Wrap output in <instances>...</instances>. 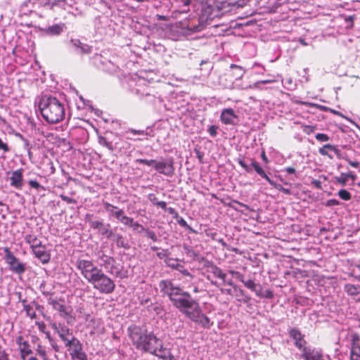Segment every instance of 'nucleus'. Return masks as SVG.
Instances as JSON below:
<instances>
[{
    "instance_id": "nucleus-29",
    "label": "nucleus",
    "mask_w": 360,
    "mask_h": 360,
    "mask_svg": "<svg viewBox=\"0 0 360 360\" xmlns=\"http://www.w3.org/2000/svg\"><path fill=\"white\" fill-rule=\"evenodd\" d=\"M57 334L58 335L60 340L73 335L72 330L68 327L65 326V325H62L61 328L59 329Z\"/></svg>"
},
{
    "instance_id": "nucleus-60",
    "label": "nucleus",
    "mask_w": 360,
    "mask_h": 360,
    "mask_svg": "<svg viewBox=\"0 0 360 360\" xmlns=\"http://www.w3.org/2000/svg\"><path fill=\"white\" fill-rule=\"evenodd\" d=\"M342 176H346L347 179H348V178H350L353 181L356 178V175L353 174L352 172H349V173H342Z\"/></svg>"
},
{
    "instance_id": "nucleus-36",
    "label": "nucleus",
    "mask_w": 360,
    "mask_h": 360,
    "mask_svg": "<svg viewBox=\"0 0 360 360\" xmlns=\"http://www.w3.org/2000/svg\"><path fill=\"white\" fill-rule=\"evenodd\" d=\"M339 197L344 200H349L352 198V195L349 191L345 189H341L338 192Z\"/></svg>"
},
{
    "instance_id": "nucleus-24",
    "label": "nucleus",
    "mask_w": 360,
    "mask_h": 360,
    "mask_svg": "<svg viewBox=\"0 0 360 360\" xmlns=\"http://www.w3.org/2000/svg\"><path fill=\"white\" fill-rule=\"evenodd\" d=\"M110 238H111L114 242L116 243L117 247L124 248L125 249L129 248L128 243L125 241L124 238L120 234L112 233V235Z\"/></svg>"
},
{
    "instance_id": "nucleus-5",
    "label": "nucleus",
    "mask_w": 360,
    "mask_h": 360,
    "mask_svg": "<svg viewBox=\"0 0 360 360\" xmlns=\"http://www.w3.org/2000/svg\"><path fill=\"white\" fill-rule=\"evenodd\" d=\"M96 255L100 266L105 269L108 273L117 278H122L124 277L122 274L123 267H119L116 264V260L114 257L105 255L103 251H98Z\"/></svg>"
},
{
    "instance_id": "nucleus-8",
    "label": "nucleus",
    "mask_w": 360,
    "mask_h": 360,
    "mask_svg": "<svg viewBox=\"0 0 360 360\" xmlns=\"http://www.w3.org/2000/svg\"><path fill=\"white\" fill-rule=\"evenodd\" d=\"M4 252L5 259L10 266L11 270L18 274H23L25 271V264L21 263L19 259L13 255L8 248H4Z\"/></svg>"
},
{
    "instance_id": "nucleus-44",
    "label": "nucleus",
    "mask_w": 360,
    "mask_h": 360,
    "mask_svg": "<svg viewBox=\"0 0 360 360\" xmlns=\"http://www.w3.org/2000/svg\"><path fill=\"white\" fill-rule=\"evenodd\" d=\"M60 198L65 202H66L68 204H76L77 203V201L74 198H69L63 194H61L60 195Z\"/></svg>"
},
{
    "instance_id": "nucleus-6",
    "label": "nucleus",
    "mask_w": 360,
    "mask_h": 360,
    "mask_svg": "<svg viewBox=\"0 0 360 360\" xmlns=\"http://www.w3.org/2000/svg\"><path fill=\"white\" fill-rule=\"evenodd\" d=\"M221 10L218 7L210 5H203L199 16V22H208L219 18L221 15Z\"/></svg>"
},
{
    "instance_id": "nucleus-48",
    "label": "nucleus",
    "mask_w": 360,
    "mask_h": 360,
    "mask_svg": "<svg viewBox=\"0 0 360 360\" xmlns=\"http://www.w3.org/2000/svg\"><path fill=\"white\" fill-rule=\"evenodd\" d=\"M238 163L246 172H252V167L250 165H247L242 160H239Z\"/></svg>"
},
{
    "instance_id": "nucleus-12",
    "label": "nucleus",
    "mask_w": 360,
    "mask_h": 360,
    "mask_svg": "<svg viewBox=\"0 0 360 360\" xmlns=\"http://www.w3.org/2000/svg\"><path fill=\"white\" fill-rule=\"evenodd\" d=\"M35 257L38 258L43 264H46L50 261L51 255L47 252L45 245L42 243L32 250Z\"/></svg>"
},
{
    "instance_id": "nucleus-11",
    "label": "nucleus",
    "mask_w": 360,
    "mask_h": 360,
    "mask_svg": "<svg viewBox=\"0 0 360 360\" xmlns=\"http://www.w3.org/2000/svg\"><path fill=\"white\" fill-rule=\"evenodd\" d=\"M302 356L305 360H321L322 353L311 347H304L302 349Z\"/></svg>"
},
{
    "instance_id": "nucleus-35",
    "label": "nucleus",
    "mask_w": 360,
    "mask_h": 360,
    "mask_svg": "<svg viewBox=\"0 0 360 360\" xmlns=\"http://www.w3.org/2000/svg\"><path fill=\"white\" fill-rule=\"evenodd\" d=\"M98 143L100 145L106 147L110 150H111V151L114 150L112 143L110 142H108L105 137L99 136L98 137Z\"/></svg>"
},
{
    "instance_id": "nucleus-56",
    "label": "nucleus",
    "mask_w": 360,
    "mask_h": 360,
    "mask_svg": "<svg viewBox=\"0 0 360 360\" xmlns=\"http://www.w3.org/2000/svg\"><path fill=\"white\" fill-rule=\"evenodd\" d=\"M132 133L133 134H139V135H144L146 134L145 131L143 130H136V129H129L127 133Z\"/></svg>"
},
{
    "instance_id": "nucleus-64",
    "label": "nucleus",
    "mask_w": 360,
    "mask_h": 360,
    "mask_svg": "<svg viewBox=\"0 0 360 360\" xmlns=\"http://www.w3.org/2000/svg\"><path fill=\"white\" fill-rule=\"evenodd\" d=\"M73 360H87V356H86V353L84 352L81 356H77V358H75Z\"/></svg>"
},
{
    "instance_id": "nucleus-30",
    "label": "nucleus",
    "mask_w": 360,
    "mask_h": 360,
    "mask_svg": "<svg viewBox=\"0 0 360 360\" xmlns=\"http://www.w3.org/2000/svg\"><path fill=\"white\" fill-rule=\"evenodd\" d=\"M22 303L23 305V309L26 311V314L27 316L30 317L31 319H34L37 318L36 313L34 311L33 308L30 305L26 304V300H22Z\"/></svg>"
},
{
    "instance_id": "nucleus-47",
    "label": "nucleus",
    "mask_w": 360,
    "mask_h": 360,
    "mask_svg": "<svg viewBox=\"0 0 360 360\" xmlns=\"http://www.w3.org/2000/svg\"><path fill=\"white\" fill-rule=\"evenodd\" d=\"M84 353V352L83 351V347H82L77 351H75V352L70 353V355L71 356L72 360H73L75 358H77V356H81Z\"/></svg>"
},
{
    "instance_id": "nucleus-9",
    "label": "nucleus",
    "mask_w": 360,
    "mask_h": 360,
    "mask_svg": "<svg viewBox=\"0 0 360 360\" xmlns=\"http://www.w3.org/2000/svg\"><path fill=\"white\" fill-rule=\"evenodd\" d=\"M136 93L141 98H143V96H153V98H155L156 95H158V92L153 88L148 86L146 84V82L141 79H139L136 83Z\"/></svg>"
},
{
    "instance_id": "nucleus-2",
    "label": "nucleus",
    "mask_w": 360,
    "mask_h": 360,
    "mask_svg": "<svg viewBox=\"0 0 360 360\" xmlns=\"http://www.w3.org/2000/svg\"><path fill=\"white\" fill-rule=\"evenodd\" d=\"M75 265L83 277L100 293L110 294L115 290L114 281L101 269L96 266L92 261L78 259Z\"/></svg>"
},
{
    "instance_id": "nucleus-7",
    "label": "nucleus",
    "mask_w": 360,
    "mask_h": 360,
    "mask_svg": "<svg viewBox=\"0 0 360 360\" xmlns=\"http://www.w3.org/2000/svg\"><path fill=\"white\" fill-rule=\"evenodd\" d=\"M174 161L172 158H161V160H155L154 168L160 174L172 176L174 172Z\"/></svg>"
},
{
    "instance_id": "nucleus-53",
    "label": "nucleus",
    "mask_w": 360,
    "mask_h": 360,
    "mask_svg": "<svg viewBox=\"0 0 360 360\" xmlns=\"http://www.w3.org/2000/svg\"><path fill=\"white\" fill-rule=\"evenodd\" d=\"M36 325L38 326V328L40 331L43 332V333H46V324L41 321V322H36Z\"/></svg>"
},
{
    "instance_id": "nucleus-55",
    "label": "nucleus",
    "mask_w": 360,
    "mask_h": 360,
    "mask_svg": "<svg viewBox=\"0 0 360 360\" xmlns=\"http://www.w3.org/2000/svg\"><path fill=\"white\" fill-rule=\"evenodd\" d=\"M0 360H9L8 357V354L5 352L4 350L2 349L0 346Z\"/></svg>"
},
{
    "instance_id": "nucleus-63",
    "label": "nucleus",
    "mask_w": 360,
    "mask_h": 360,
    "mask_svg": "<svg viewBox=\"0 0 360 360\" xmlns=\"http://www.w3.org/2000/svg\"><path fill=\"white\" fill-rule=\"evenodd\" d=\"M157 206L161 207L162 210L167 209V203L165 201H159L157 202Z\"/></svg>"
},
{
    "instance_id": "nucleus-33",
    "label": "nucleus",
    "mask_w": 360,
    "mask_h": 360,
    "mask_svg": "<svg viewBox=\"0 0 360 360\" xmlns=\"http://www.w3.org/2000/svg\"><path fill=\"white\" fill-rule=\"evenodd\" d=\"M36 352H37V354H39L41 357H42L44 359V360H49L47 358V354H46V349L40 343L37 344V347L36 348Z\"/></svg>"
},
{
    "instance_id": "nucleus-26",
    "label": "nucleus",
    "mask_w": 360,
    "mask_h": 360,
    "mask_svg": "<svg viewBox=\"0 0 360 360\" xmlns=\"http://www.w3.org/2000/svg\"><path fill=\"white\" fill-rule=\"evenodd\" d=\"M251 166L254 168L256 172L262 177L264 178L268 182H271V179L266 174L264 169L259 166V163L255 160H251Z\"/></svg>"
},
{
    "instance_id": "nucleus-13",
    "label": "nucleus",
    "mask_w": 360,
    "mask_h": 360,
    "mask_svg": "<svg viewBox=\"0 0 360 360\" xmlns=\"http://www.w3.org/2000/svg\"><path fill=\"white\" fill-rule=\"evenodd\" d=\"M289 335L294 340L295 345L300 349L305 347L306 341L304 340V335L297 328H292L289 331Z\"/></svg>"
},
{
    "instance_id": "nucleus-39",
    "label": "nucleus",
    "mask_w": 360,
    "mask_h": 360,
    "mask_svg": "<svg viewBox=\"0 0 360 360\" xmlns=\"http://www.w3.org/2000/svg\"><path fill=\"white\" fill-rule=\"evenodd\" d=\"M155 160H156L137 159L135 162L136 163L144 164L148 166H153L154 167Z\"/></svg>"
},
{
    "instance_id": "nucleus-41",
    "label": "nucleus",
    "mask_w": 360,
    "mask_h": 360,
    "mask_svg": "<svg viewBox=\"0 0 360 360\" xmlns=\"http://www.w3.org/2000/svg\"><path fill=\"white\" fill-rule=\"evenodd\" d=\"M120 221L124 225L131 226L134 219L123 214L122 217L120 218Z\"/></svg>"
},
{
    "instance_id": "nucleus-46",
    "label": "nucleus",
    "mask_w": 360,
    "mask_h": 360,
    "mask_svg": "<svg viewBox=\"0 0 360 360\" xmlns=\"http://www.w3.org/2000/svg\"><path fill=\"white\" fill-rule=\"evenodd\" d=\"M29 185L36 189L42 188L44 190V188L41 186L36 180H30L28 181Z\"/></svg>"
},
{
    "instance_id": "nucleus-17",
    "label": "nucleus",
    "mask_w": 360,
    "mask_h": 360,
    "mask_svg": "<svg viewBox=\"0 0 360 360\" xmlns=\"http://www.w3.org/2000/svg\"><path fill=\"white\" fill-rule=\"evenodd\" d=\"M181 33L184 35H190L193 32H198L205 27V24H180Z\"/></svg>"
},
{
    "instance_id": "nucleus-45",
    "label": "nucleus",
    "mask_w": 360,
    "mask_h": 360,
    "mask_svg": "<svg viewBox=\"0 0 360 360\" xmlns=\"http://www.w3.org/2000/svg\"><path fill=\"white\" fill-rule=\"evenodd\" d=\"M315 137L318 141L321 142L328 141L329 140L328 136L326 134L319 133L316 135Z\"/></svg>"
},
{
    "instance_id": "nucleus-50",
    "label": "nucleus",
    "mask_w": 360,
    "mask_h": 360,
    "mask_svg": "<svg viewBox=\"0 0 360 360\" xmlns=\"http://www.w3.org/2000/svg\"><path fill=\"white\" fill-rule=\"evenodd\" d=\"M319 153L321 155L328 156L330 159H333V156L328 153V150L326 149L323 146L319 149Z\"/></svg>"
},
{
    "instance_id": "nucleus-49",
    "label": "nucleus",
    "mask_w": 360,
    "mask_h": 360,
    "mask_svg": "<svg viewBox=\"0 0 360 360\" xmlns=\"http://www.w3.org/2000/svg\"><path fill=\"white\" fill-rule=\"evenodd\" d=\"M0 150H3L4 152L6 153L10 150V148L7 143H4L1 139H0Z\"/></svg>"
},
{
    "instance_id": "nucleus-19",
    "label": "nucleus",
    "mask_w": 360,
    "mask_h": 360,
    "mask_svg": "<svg viewBox=\"0 0 360 360\" xmlns=\"http://www.w3.org/2000/svg\"><path fill=\"white\" fill-rule=\"evenodd\" d=\"M110 225H105L102 221H91V227L94 229H97L102 235H105L108 238H110L112 235V231L110 230Z\"/></svg>"
},
{
    "instance_id": "nucleus-16",
    "label": "nucleus",
    "mask_w": 360,
    "mask_h": 360,
    "mask_svg": "<svg viewBox=\"0 0 360 360\" xmlns=\"http://www.w3.org/2000/svg\"><path fill=\"white\" fill-rule=\"evenodd\" d=\"M237 118L232 108L224 109L221 114V120L225 124H235Z\"/></svg>"
},
{
    "instance_id": "nucleus-32",
    "label": "nucleus",
    "mask_w": 360,
    "mask_h": 360,
    "mask_svg": "<svg viewBox=\"0 0 360 360\" xmlns=\"http://www.w3.org/2000/svg\"><path fill=\"white\" fill-rule=\"evenodd\" d=\"M345 291L350 295L354 297L360 290V286H356L352 284H347L345 287Z\"/></svg>"
},
{
    "instance_id": "nucleus-34",
    "label": "nucleus",
    "mask_w": 360,
    "mask_h": 360,
    "mask_svg": "<svg viewBox=\"0 0 360 360\" xmlns=\"http://www.w3.org/2000/svg\"><path fill=\"white\" fill-rule=\"evenodd\" d=\"M82 347H83V345L82 344V342L77 338H76L75 340L73 341V343H72V345L70 346V347L69 348V349L68 351L70 354L75 351H77V350L82 348Z\"/></svg>"
},
{
    "instance_id": "nucleus-27",
    "label": "nucleus",
    "mask_w": 360,
    "mask_h": 360,
    "mask_svg": "<svg viewBox=\"0 0 360 360\" xmlns=\"http://www.w3.org/2000/svg\"><path fill=\"white\" fill-rule=\"evenodd\" d=\"M105 209L110 212L113 216H115L118 220L120 219V218L122 217V215L124 214V212L123 210H117V211H114V209H117L116 207L113 206L112 205L108 203V202H106L105 204Z\"/></svg>"
},
{
    "instance_id": "nucleus-43",
    "label": "nucleus",
    "mask_w": 360,
    "mask_h": 360,
    "mask_svg": "<svg viewBox=\"0 0 360 360\" xmlns=\"http://www.w3.org/2000/svg\"><path fill=\"white\" fill-rule=\"evenodd\" d=\"M145 231H146V236L148 238L152 239L153 241H157L158 240V237H157V236H156V234L155 233L154 231H150L149 229H146V230H145Z\"/></svg>"
},
{
    "instance_id": "nucleus-15",
    "label": "nucleus",
    "mask_w": 360,
    "mask_h": 360,
    "mask_svg": "<svg viewBox=\"0 0 360 360\" xmlns=\"http://www.w3.org/2000/svg\"><path fill=\"white\" fill-rule=\"evenodd\" d=\"M152 354L163 360H175L170 349L163 346L162 340H160V346H158L157 348H155V352L152 353Z\"/></svg>"
},
{
    "instance_id": "nucleus-54",
    "label": "nucleus",
    "mask_w": 360,
    "mask_h": 360,
    "mask_svg": "<svg viewBox=\"0 0 360 360\" xmlns=\"http://www.w3.org/2000/svg\"><path fill=\"white\" fill-rule=\"evenodd\" d=\"M229 273L232 275H235L236 277L240 281H243V275L240 274L238 271H236L233 270L229 271Z\"/></svg>"
},
{
    "instance_id": "nucleus-10",
    "label": "nucleus",
    "mask_w": 360,
    "mask_h": 360,
    "mask_svg": "<svg viewBox=\"0 0 360 360\" xmlns=\"http://www.w3.org/2000/svg\"><path fill=\"white\" fill-rule=\"evenodd\" d=\"M16 343L20 353L21 359H24L25 356H28L32 354V350L30 343L25 340L22 336H18L16 339Z\"/></svg>"
},
{
    "instance_id": "nucleus-42",
    "label": "nucleus",
    "mask_w": 360,
    "mask_h": 360,
    "mask_svg": "<svg viewBox=\"0 0 360 360\" xmlns=\"http://www.w3.org/2000/svg\"><path fill=\"white\" fill-rule=\"evenodd\" d=\"M335 181L342 185V186H345L347 184V179L346 176H342V173L340 176L335 177Z\"/></svg>"
},
{
    "instance_id": "nucleus-14",
    "label": "nucleus",
    "mask_w": 360,
    "mask_h": 360,
    "mask_svg": "<svg viewBox=\"0 0 360 360\" xmlns=\"http://www.w3.org/2000/svg\"><path fill=\"white\" fill-rule=\"evenodd\" d=\"M37 28L49 36L59 34L63 29V26L58 24H55L51 26L49 24H42V26L39 25Z\"/></svg>"
},
{
    "instance_id": "nucleus-52",
    "label": "nucleus",
    "mask_w": 360,
    "mask_h": 360,
    "mask_svg": "<svg viewBox=\"0 0 360 360\" xmlns=\"http://www.w3.org/2000/svg\"><path fill=\"white\" fill-rule=\"evenodd\" d=\"M217 127L214 125H211L208 129V132L212 137H215L217 136Z\"/></svg>"
},
{
    "instance_id": "nucleus-58",
    "label": "nucleus",
    "mask_w": 360,
    "mask_h": 360,
    "mask_svg": "<svg viewBox=\"0 0 360 360\" xmlns=\"http://www.w3.org/2000/svg\"><path fill=\"white\" fill-rule=\"evenodd\" d=\"M167 250H162L161 252H157V256L160 259H163V258H165V257L167 256Z\"/></svg>"
},
{
    "instance_id": "nucleus-37",
    "label": "nucleus",
    "mask_w": 360,
    "mask_h": 360,
    "mask_svg": "<svg viewBox=\"0 0 360 360\" xmlns=\"http://www.w3.org/2000/svg\"><path fill=\"white\" fill-rule=\"evenodd\" d=\"M351 360H360V348L353 347L351 351Z\"/></svg>"
},
{
    "instance_id": "nucleus-51",
    "label": "nucleus",
    "mask_w": 360,
    "mask_h": 360,
    "mask_svg": "<svg viewBox=\"0 0 360 360\" xmlns=\"http://www.w3.org/2000/svg\"><path fill=\"white\" fill-rule=\"evenodd\" d=\"M148 200L155 205H157V202H158L159 201L158 200V198L157 197L155 196V194L153 193H150L148 194Z\"/></svg>"
},
{
    "instance_id": "nucleus-57",
    "label": "nucleus",
    "mask_w": 360,
    "mask_h": 360,
    "mask_svg": "<svg viewBox=\"0 0 360 360\" xmlns=\"http://www.w3.org/2000/svg\"><path fill=\"white\" fill-rule=\"evenodd\" d=\"M344 20L346 21V22H353L354 20H356V18L355 16V15H345L344 16Z\"/></svg>"
},
{
    "instance_id": "nucleus-1",
    "label": "nucleus",
    "mask_w": 360,
    "mask_h": 360,
    "mask_svg": "<svg viewBox=\"0 0 360 360\" xmlns=\"http://www.w3.org/2000/svg\"><path fill=\"white\" fill-rule=\"evenodd\" d=\"M161 292L167 295L173 306L191 321L200 323L204 328H210V319L202 311L198 302L191 295L170 280H162L159 283Z\"/></svg>"
},
{
    "instance_id": "nucleus-18",
    "label": "nucleus",
    "mask_w": 360,
    "mask_h": 360,
    "mask_svg": "<svg viewBox=\"0 0 360 360\" xmlns=\"http://www.w3.org/2000/svg\"><path fill=\"white\" fill-rule=\"evenodd\" d=\"M22 169H19L12 172L10 177L11 186L18 189H21L23 185L22 183Z\"/></svg>"
},
{
    "instance_id": "nucleus-3",
    "label": "nucleus",
    "mask_w": 360,
    "mask_h": 360,
    "mask_svg": "<svg viewBox=\"0 0 360 360\" xmlns=\"http://www.w3.org/2000/svg\"><path fill=\"white\" fill-rule=\"evenodd\" d=\"M129 331L130 338L137 349L152 354L155 352V348L160 346V339L139 326H131L129 328Z\"/></svg>"
},
{
    "instance_id": "nucleus-25",
    "label": "nucleus",
    "mask_w": 360,
    "mask_h": 360,
    "mask_svg": "<svg viewBox=\"0 0 360 360\" xmlns=\"http://www.w3.org/2000/svg\"><path fill=\"white\" fill-rule=\"evenodd\" d=\"M25 240L26 243L30 245L32 250L41 244V241L36 236L34 235H27L25 238Z\"/></svg>"
},
{
    "instance_id": "nucleus-22",
    "label": "nucleus",
    "mask_w": 360,
    "mask_h": 360,
    "mask_svg": "<svg viewBox=\"0 0 360 360\" xmlns=\"http://www.w3.org/2000/svg\"><path fill=\"white\" fill-rule=\"evenodd\" d=\"M48 303L51 305L55 310L58 311L61 316L65 317L68 315V312L66 310L65 305L60 300L50 297L48 300Z\"/></svg>"
},
{
    "instance_id": "nucleus-21",
    "label": "nucleus",
    "mask_w": 360,
    "mask_h": 360,
    "mask_svg": "<svg viewBox=\"0 0 360 360\" xmlns=\"http://www.w3.org/2000/svg\"><path fill=\"white\" fill-rule=\"evenodd\" d=\"M207 268L208 272L212 274L215 277L221 279L223 282H226V274L213 262H209Z\"/></svg>"
},
{
    "instance_id": "nucleus-23",
    "label": "nucleus",
    "mask_w": 360,
    "mask_h": 360,
    "mask_svg": "<svg viewBox=\"0 0 360 360\" xmlns=\"http://www.w3.org/2000/svg\"><path fill=\"white\" fill-rule=\"evenodd\" d=\"M244 285L251 290L252 291L255 292L257 296L262 297V286L259 284L255 283L252 280H248L245 281L243 278V281H241Z\"/></svg>"
},
{
    "instance_id": "nucleus-20",
    "label": "nucleus",
    "mask_w": 360,
    "mask_h": 360,
    "mask_svg": "<svg viewBox=\"0 0 360 360\" xmlns=\"http://www.w3.org/2000/svg\"><path fill=\"white\" fill-rule=\"evenodd\" d=\"M70 42L74 46L75 51L79 54H88L91 52V47L86 44L82 43L79 39H71Z\"/></svg>"
},
{
    "instance_id": "nucleus-40",
    "label": "nucleus",
    "mask_w": 360,
    "mask_h": 360,
    "mask_svg": "<svg viewBox=\"0 0 360 360\" xmlns=\"http://www.w3.org/2000/svg\"><path fill=\"white\" fill-rule=\"evenodd\" d=\"M178 223L179 224L185 228L186 229L188 230L190 232H192V233H195V231L193 230L188 224L187 222L183 219V218H180L179 220H178Z\"/></svg>"
},
{
    "instance_id": "nucleus-59",
    "label": "nucleus",
    "mask_w": 360,
    "mask_h": 360,
    "mask_svg": "<svg viewBox=\"0 0 360 360\" xmlns=\"http://www.w3.org/2000/svg\"><path fill=\"white\" fill-rule=\"evenodd\" d=\"M271 186L275 187L277 190L282 191L284 187H283L281 184H276L274 181L271 179V182H269Z\"/></svg>"
},
{
    "instance_id": "nucleus-4",
    "label": "nucleus",
    "mask_w": 360,
    "mask_h": 360,
    "mask_svg": "<svg viewBox=\"0 0 360 360\" xmlns=\"http://www.w3.org/2000/svg\"><path fill=\"white\" fill-rule=\"evenodd\" d=\"M39 108L43 118L49 123H58L65 117L64 105L56 97L43 96Z\"/></svg>"
},
{
    "instance_id": "nucleus-31",
    "label": "nucleus",
    "mask_w": 360,
    "mask_h": 360,
    "mask_svg": "<svg viewBox=\"0 0 360 360\" xmlns=\"http://www.w3.org/2000/svg\"><path fill=\"white\" fill-rule=\"evenodd\" d=\"M184 250L185 254L189 257L193 259H198L199 257V254L193 250L191 247L184 245Z\"/></svg>"
},
{
    "instance_id": "nucleus-61",
    "label": "nucleus",
    "mask_w": 360,
    "mask_h": 360,
    "mask_svg": "<svg viewBox=\"0 0 360 360\" xmlns=\"http://www.w3.org/2000/svg\"><path fill=\"white\" fill-rule=\"evenodd\" d=\"M131 227H133L134 229L136 230L138 228H141V230H145L143 226H141L138 222H135L134 221H132V224L131 225Z\"/></svg>"
},
{
    "instance_id": "nucleus-28",
    "label": "nucleus",
    "mask_w": 360,
    "mask_h": 360,
    "mask_svg": "<svg viewBox=\"0 0 360 360\" xmlns=\"http://www.w3.org/2000/svg\"><path fill=\"white\" fill-rule=\"evenodd\" d=\"M230 68L235 70V71L233 72V76L236 79H240L245 72L243 68L236 64H231Z\"/></svg>"
},
{
    "instance_id": "nucleus-62",
    "label": "nucleus",
    "mask_w": 360,
    "mask_h": 360,
    "mask_svg": "<svg viewBox=\"0 0 360 360\" xmlns=\"http://www.w3.org/2000/svg\"><path fill=\"white\" fill-rule=\"evenodd\" d=\"M339 205V202L335 199H330L327 202L328 206H334V205Z\"/></svg>"
},
{
    "instance_id": "nucleus-38",
    "label": "nucleus",
    "mask_w": 360,
    "mask_h": 360,
    "mask_svg": "<svg viewBox=\"0 0 360 360\" xmlns=\"http://www.w3.org/2000/svg\"><path fill=\"white\" fill-rule=\"evenodd\" d=\"M76 338H77L75 336L72 335L69 338H64L61 340L64 342L65 347H67L68 350L70 346L72 345V343H73V341H75Z\"/></svg>"
}]
</instances>
